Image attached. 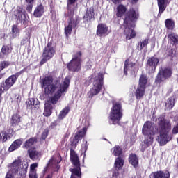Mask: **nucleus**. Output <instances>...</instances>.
<instances>
[{"mask_svg":"<svg viewBox=\"0 0 178 178\" xmlns=\"http://www.w3.org/2000/svg\"><path fill=\"white\" fill-rule=\"evenodd\" d=\"M53 79L51 76L45 77L42 82V87L44 88V93L47 95H53L49 98L47 102L44 104V111L43 115L46 117L51 116L52 115V104L55 105L62 94L65 92L69 88L70 84V77L67 76L63 82L60 83L59 81H57L54 83H52Z\"/></svg>","mask_w":178,"mask_h":178,"instance_id":"1","label":"nucleus"},{"mask_svg":"<svg viewBox=\"0 0 178 178\" xmlns=\"http://www.w3.org/2000/svg\"><path fill=\"white\" fill-rule=\"evenodd\" d=\"M159 127L157 128H155V125L152 122H145L142 128V133L143 136L148 137L154 136L157 133L156 141L160 145H165L172 140V136L169 135V131L172 129L171 125L163 118H159Z\"/></svg>","mask_w":178,"mask_h":178,"instance_id":"2","label":"nucleus"},{"mask_svg":"<svg viewBox=\"0 0 178 178\" xmlns=\"http://www.w3.org/2000/svg\"><path fill=\"white\" fill-rule=\"evenodd\" d=\"M90 79L93 82V87L90 88L87 95L88 98L92 99V97L98 95L102 90V86H104V74L95 72L90 76Z\"/></svg>","mask_w":178,"mask_h":178,"instance_id":"3","label":"nucleus"},{"mask_svg":"<svg viewBox=\"0 0 178 178\" xmlns=\"http://www.w3.org/2000/svg\"><path fill=\"white\" fill-rule=\"evenodd\" d=\"M123 116V113H122V104L120 103H115L113 104L109 116V123L111 124H119L120 119Z\"/></svg>","mask_w":178,"mask_h":178,"instance_id":"4","label":"nucleus"},{"mask_svg":"<svg viewBox=\"0 0 178 178\" xmlns=\"http://www.w3.org/2000/svg\"><path fill=\"white\" fill-rule=\"evenodd\" d=\"M8 172H11L15 175L19 173L21 176L27 173V165H23V162L19 159L15 160L10 165V170Z\"/></svg>","mask_w":178,"mask_h":178,"instance_id":"5","label":"nucleus"},{"mask_svg":"<svg viewBox=\"0 0 178 178\" xmlns=\"http://www.w3.org/2000/svg\"><path fill=\"white\" fill-rule=\"evenodd\" d=\"M70 159L73 165L76 166V168L70 169V172H72L70 178H76V176L80 177V176H81V171L80 170V161L79 160V156H77V154H76L74 150H70Z\"/></svg>","mask_w":178,"mask_h":178,"instance_id":"6","label":"nucleus"},{"mask_svg":"<svg viewBox=\"0 0 178 178\" xmlns=\"http://www.w3.org/2000/svg\"><path fill=\"white\" fill-rule=\"evenodd\" d=\"M81 52L79 51L74 56L72 60L67 65L69 70L71 72H79L81 67Z\"/></svg>","mask_w":178,"mask_h":178,"instance_id":"7","label":"nucleus"},{"mask_svg":"<svg viewBox=\"0 0 178 178\" xmlns=\"http://www.w3.org/2000/svg\"><path fill=\"white\" fill-rule=\"evenodd\" d=\"M172 76V70L170 68H161L156 78V83L158 84L163 83Z\"/></svg>","mask_w":178,"mask_h":178,"instance_id":"8","label":"nucleus"},{"mask_svg":"<svg viewBox=\"0 0 178 178\" xmlns=\"http://www.w3.org/2000/svg\"><path fill=\"white\" fill-rule=\"evenodd\" d=\"M16 80H17L16 75H12L6 79L5 82H3L0 86V94H2L4 91H8L9 88L13 87V84L16 83Z\"/></svg>","mask_w":178,"mask_h":178,"instance_id":"9","label":"nucleus"},{"mask_svg":"<svg viewBox=\"0 0 178 178\" xmlns=\"http://www.w3.org/2000/svg\"><path fill=\"white\" fill-rule=\"evenodd\" d=\"M55 54V49L52 44L48 43L43 52V59L40 61L41 65H44L47 60H49Z\"/></svg>","mask_w":178,"mask_h":178,"instance_id":"10","label":"nucleus"},{"mask_svg":"<svg viewBox=\"0 0 178 178\" xmlns=\"http://www.w3.org/2000/svg\"><path fill=\"white\" fill-rule=\"evenodd\" d=\"M124 26L125 27L124 34L126 40H131L136 37V31L133 29L134 24L127 23V21H124Z\"/></svg>","mask_w":178,"mask_h":178,"instance_id":"11","label":"nucleus"},{"mask_svg":"<svg viewBox=\"0 0 178 178\" xmlns=\"http://www.w3.org/2000/svg\"><path fill=\"white\" fill-rule=\"evenodd\" d=\"M159 63V59L156 57H151L147 61V70L149 73H154Z\"/></svg>","mask_w":178,"mask_h":178,"instance_id":"12","label":"nucleus"},{"mask_svg":"<svg viewBox=\"0 0 178 178\" xmlns=\"http://www.w3.org/2000/svg\"><path fill=\"white\" fill-rule=\"evenodd\" d=\"M86 133H87V128L84 127L78 133L76 134L75 136L71 140V145L72 147H77V144L80 140H81L82 137L86 136Z\"/></svg>","mask_w":178,"mask_h":178,"instance_id":"13","label":"nucleus"},{"mask_svg":"<svg viewBox=\"0 0 178 178\" xmlns=\"http://www.w3.org/2000/svg\"><path fill=\"white\" fill-rule=\"evenodd\" d=\"M15 15L20 22H23V23L27 22V15L23 12V8L21 7L17 8V10L15 11Z\"/></svg>","mask_w":178,"mask_h":178,"instance_id":"14","label":"nucleus"},{"mask_svg":"<svg viewBox=\"0 0 178 178\" xmlns=\"http://www.w3.org/2000/svg\"><path fill=\"white\" fill-rule=\"evenodd\" d=\"M108 31H109V29L107 27L106 24H99L97 26V35H99V37H102L104 35H108Z\"/></svg>","mask_w":178,"mask_h":178,"instance_id":"15","label":"nucleus"},{"mask_svg":"<svg viewBox=\"0 0 178 178\" xmlns=\"http://www.w3.org/2000/svg\"><path fill=\"white\" fill-rule=\"evenodd\" d=\"M170 173H169V171H165V172L162 171H157L155 172H153L150 175V178H170Z\"/></svg>","mask_w":178,"mask_h":178,"instance_id":"16","label":"nucleus"},{"mask_svg":"<svg viewBox=\"0 0 178 178\" xmlns=\"http://www.w3.org/2000/svg\"><path fill=\"white\" fill-rule=\"evenodd\" d=\"M134 66H136V64L131 63L129 60H126L124 66V74L127 75V72H134Z\"/></svg>","mask_w":178,"mask_h":178,"instance_id":"17","label":"nucleus"},{"mask_svg":"<svg viewBox=\"0 0 178 178\" xmlns=\"http://www.w3.org/2000/svg\"><path fill=\"white\" fill-rule=\"evenodd\" d=\"M159 9V16H161L166 9V5H168V0H157Z\"/></svg>","mask_w":178,"mask_h":178,"instance_id":"18","label":"nucleus"},{"mask_svg":"<svg viewBox=\"0 0 178 178\" xmlns=\"http://www.w3.org/2000/svg\"><path fill=\"white\" fill-rule=\"evenodd\" d=\"M28 154L29 155V158L33 161H37L39 159L40 156H41V153H40L35 149H31L28 151Z\"/></svg>","mask_w":178,"mask_h":178,"instance_id":"19","label":"nucleus"},{"mask_svg":"<svg viewBox=\"0 0 178 178\" xmlns=\"http://www.w3.org/2000/svg\"><path fill=\"white\" fill-rule=\"evenodd\" d=\"M44 12H45V8L42 4H40L35 8L33 16L35 17H41L44 15Z\"/></svg>","mask_w":178,"mask_h":178,"instance_id":"20","label":"nucleus"},{"mask_svg":"<svg viewBox=\"0 0 178 178\" xmlns=\"http://www.w3.org/2000/svg\"><path fill=\"white\" fill-rule=\"evenodd\" d=\"M128 19L131 22H136V20L138 19V11L137 10H134V8H131L128 12Z\"/></svg>","mask_w":178,"mask_h":178,"instance_id":"21","label":"nucleus"},{"mask_svg":"<svg viewBox=\"0 0 178 178\" xmlns=\"http://www.w3.org/2000/svg\"><path fill=\"white\" fill-rule=\"evenodd\" d=\"M129 162L134 168L138 166V158L135 154H131L129 157Z\"/></svg>","mask_w":178,"mask_h":178,"instance_id":"22","label":"nucleus"},{"mask_svg":"<svg viewBox=\"0 0 178 178\" xmlns=\"http://www.w3.org/2000/svg\"><path fill=\"white\" fill-rule=\"evenodd\" d=\"M127 8L123 4H120L117 6L116 16L118 17H122L124 13H126Z\"/></svg>","mask_w":178,"mask_h":178,"instance_id":"23","label":"nucleus"},{"mask_svg":"<svg viewBox=\"0 0 178 178\" xmlns=\"http://www.w3.org/2000/svg\"><path fill=\"white\" fill-rule=\"evenodd\" d=\"M145 92V87L138 86L135 95L137 99H141L143 97H144V94Z\"/></svg>","mask_w":178,"mask_h":178,"instance_id":"24","label":"nucleus"},{"mask_svg":"<svg viewBox=\"0 0 178 178\" xmlns=\"http://www.w3.org/2000/svg\"><path fill=\"white\" fill-rule=\"evenodd\" d=\"M23 143V141L20 139H17L16 140H15L13 144L10 146L8 151H10V152H12L16 149H17V148H19L20 147V145H22V143Z\"/></svg>","mask_w":178,"mask_h":178,"instance_id":"25","label":"nucleus"},{"mask_svg":"<svg viewBox=\"0 0 178 178\" xmlns=\"http://www.w3.org/2000/svg\"><path fill=\"white\" fill-rule=\"evenodd\" d=\"M27 106L29 108H33V106H34V108L38 109V108H40V102H38V100L35 101V99L31 98L27 102Z\"/></svg>","mask_w":178,"mask_h":178,"instance_id":"26","label":"nucleus"},{"mask_svg":"<svg viewBox=\"0 0 178 178\" xmlns=\"http://www.w3.org/2000/svg\"><path fill=\"white\" fill-rule=\"evenodd\" d=\"M20 123V115L17 113L14 114L10 120L11 126H17Z\"/></svg>","mask_w":178,"mask_h":178,"instance_id":"27","label":"nucleus"},{"mask_svg":"<svg viewBox=\"0 0 178 178\" xmlns=\"http://www.w3.org/2000/svg\"><path fill=\"white\" fill-rule=\"evenodd\" d=\"M12 38H16V37H19L20 35V30L16 25H13L11 28V33Z\"/></svg>","mask_w":178,"mask_h":178,"instance_id":"28","label":"nucleus"},{"mask_svg":"<svg viewBox=\"0 0 178 178\" xmlns=\"http://www.w3.org/2000/svg\"><path fill=\"white\" fill-rule=\"evenodd\" d=\"M123 165H124V161L122 158L118 157L115 159L114 164L115 169L120 170L123 168Z\"/></svg>","mask_w":178,"mask_h":178,"instance_id":"29","label":"nucleus"},{"mask_svg":"<svg viewBox=\"0 0 178 178\" xmlns=\"http://www.w3.org/2000/svg\"><path fill=\"white\" fill-rule=\"evenodd\" d=\"M83 18L85 20H91V19H94V8H90L88 9Z\"/></svg>","mask_w":178,"mask_h":178,"instance_id":"30","label":"nucleus"},{"mask_svg":"<svg viewBox=\"0 0 178 178\" xmlns=\"http://www.w3.org/2000/svg\"><path fill=\"white\" fill-rule=\"evenodd\" d=\"M62 161V159L60 156H57L56 157L53 156L49 161V165H54V166H56L58 163H60V161Z\"/></svg>","mask_w":178,"mask_h":178,"instance_id":"31","label":"nucleus"},{"mask_svg":"<svg viewBox=\"0 0 178 178\" xmlns=\"http://www.w3.org/2000/svg\"><path fill=\"white\" fill-rule=\"evenodd\" d=\"M165 24L168 30H173V29H175V21L172 19H167L165 22Z\"/></svg>","mask_w":178,"mask_h":178,"instance_id":"32","label":"nucleus"},{"mask_svg":"<svg viewBox=\"0 0 178 178\" xmlns=\"http://www.w3.org/2000/svg\"><path fill=\"white\" fill-rule=\"evenodd\" d=\"M69 111H70V109L69 108V107H65L59 113L58 115V119H60V120H62V119H65V118H66V115H67V113H69Z\"/></svg>","mask_w":178,"mask_h":178,"instance_id":"33","label":"nucleus"},{"mask_svg":"<svg viewBox=\"0 0 178 178\" xmlns=\"http://www.w3.org/2000/svg\"><path fill=\"white\" fill-rule=\"evenodd\" d=\"M148 82V79H147V76L141 75L139 79V87H145V84Z\"/></svg>","mask_w":178,"mask_h":178,"instance_id":"34","label":"nucleus"},{"mask_svg":"<svg viewBox=\"0 0 178 178\" xmlns=\"http://www.w3.org/2000/svg\"><path fill=\"white\" fill-rule=\"evenodd\" d=\"M111 152L115 156H119V155L122 154V148L117 145L111 149Z\"/></svg>","mask_w":178,"mask_h":178,"instance_id":"35","label":"nucleus"},{"mask_svg":"<svg viewBox=\"0 0 178 178\" xmlns=\"http://www.w3.org/2000/svg\"><path fill=\"white\" fill-rule=\"evenodd\" d=\"M152 143H154V137L145 136L144 144H145L146 147H149V145H152Z\"/></svg>","mask_w":178,"mask_h":178,"instance_id":"36","label":"nucleus"},{"mask_svg":"<svg viewBox=\"0 0 178 178\" xmlns=\"http://www.w3.org/2000/svg\"><path fill=\"white\" fill-rule=\"evenodd\" d=\"M169 40L173 44H178V35L176 33H171L168 35Z\"/></svg>","mask_w":178,"mask_h":178,"instance_id":"37","label":"nucleus"},{"mask_svg":"<svg viewBox=\"0 0 178 178\" xmlns=\"http://www.w3.org/2000/svg\"><path fill=\"white\" fill-rule=\"evenodd\" d=\"M165 106L168 109H172V108L175 106V99H173L172 97L169 98L165 103Z\"/></svg>","mask_w":178,"mask_h":178,"instance_id":"38","label":"nucleus"},{"mask_svg":"<svg viewBox=\"0 0 178 178\" xmlns=\"http://www.w3.org/2000/svg\"><path fill=\"white\" fill-rule=\"evenodd\" d=\"M9 54H10V49L8 46H3L0 54L1 56L3 58L4 55H8Z\"/></svg>","mask_w":178,"mask_h":178,"instance_id":"39","label":"nucleus"},{"mask_svg":"<svg viewBox=\"0 0 178 178\" xmlns=\"http://www.w3.org/2000/svg\"><path fill=\"white\" fill-rule=\"evenodd\" d=\"M35 143V138H31L29 140H26L24 144L25 148H30Z\"/></svg>","mask_w":178,"mask_h":178,"instance_id":"40","label":"nucleus"},{"mask_svg":"<svg viewBox=\"0 0 178 178\" xmlns=\"http://www.w3.org/2000/svg\"><path fill=\"white\" fill-rule=\"evenodd\" d=\"M10 65V63L9 61H1L0 62V72L3 70V69H6L8 66Z\"/></svg>","mask_w":178,"mask_h":178,"instance_id":"41","label":"nucleus"},{"mask_svg":"<svg viewBox=\"0 0 178 178\" xmlns=\"http://www.w3.org/2000/svg\"><path fill=\"white\" fill-rule=\"evenodd\" d=\"M8 140V134L5 131L0 132V141H3L5 143V141Z\"/></svg>","mask_w":178,"mask_h":178,"instance_id":"42","label":"nucleus"},{"mask_svg":"<svg viewBox=\"0 0 178 178\" xmlns=\"http://www.w3.org/2000/svg\"><path fill=\"white\" fill-rule=\"evenodd\" d=\"M79 21L77 18H75V19L72 18L68 24H71V26L72 28L76 27V26H77V24H79Z\"/></svg>","mask_w":178,"mask_h":178,"instance_id":"43","label":"nucleus"},{"mask_svg":"<svg viewBox=\"0 0 178 178\" xmlns=\"http://www.w3.org/2000/svg\"><path fill=\"white\" fill-rule=\"evenodd\" d=\"M72 28L73 27L71 26V24H68L67 26L65 27V35L67 36V35L72 34Z\"/></svg>","mask_w":178,"mask_h":178,"instance_id":"44","label":"nucleus"},{"mask_svg":"<svg viewBox=\"0 0 178 178\" xmlns=\"http://www.w3.org/2000/svg\"><path fill=\"white\" fill-rule=\"evenodd\" d=\"M81 154H86V151H87L88 148V145H87V140L85 141V144L82 145L81 146Z\"/></svg>","mask_w":178,"mask_h":178,"instance_id":"45","label":"nucleus"},{"mask_svg":"<svg viewBox=\"0 0 178 178\" xmlns=\"http://www.w3.org/2000/svg\"><path fill=\"white\" fill-rule=\"evenodd\" d=\"M29 178H37V170H30Z\"/></svg>","mask_w":178,"mask_h":178,"instance_id":"46","label":"nucleus"},{"mask_svg":"<svg viewBox=\"0 0 178 178\" xmlns=\"http://www.w3.org/2000/svg\"><path fill=\"white\" fill-rule=\"evenodd\" d=\"M147 45H148V39H145L140 42V49H143V48H145Z\"/></svg>","mask_w":178,"mask_h":178,"instance_id":"47","label":"nucleus"},{"mask_svg":"<svg viewBox=\"0 0 178 178\" xmlns=\"http://www.w3.org/2000/svg\"><path fill=\"white\" fill-rule=\"evenodd\" d=\"M48 137V130L45 129L42 134V140H45Z\"/></svg>","mask_w":178,"mask_h":178,"instance_id":"48","label":"nucleus"},{"mask_svg":"<svg viewBox=\"0 0 178 178\" xmlns=\"http://www.w3.org/2000/svg\"><path fill=\"white\" fill-rule=\"evenodd\" d=\"M26 10L27 12H31L33 10V3H29L26 6Z\"/></svg>","mask_w":178,"mask_h":178,"instance_id":"49","label":"nucleus"},{"mask_svg":"<svg viewBox=\"0 0 178 178\" xmlns=\"http://www.w3.org/2000/svg\"><path fill=\"white\" fill-rule=\"evenodd\" d=\"M37 166H38V164L37 163H35L31 165V167H30L31 168V170H37L35 169V168H37Z\"/></svg>","mask_w":178,"mask_h":178,"instance_id":"50","label":"nucleus"},{"mask_svg":"<svg viewBox=\"0 0 178 178\" xmlns=\"http://www.w3.org/2000/svg\"><path fill=\"white\" fill-rule=\"evenodd\" d=\"M177 133H178V124L172 129L173 134H177Z\"/></svg>","mask_w":178,"mask_h":178,"instance_id":"51","label":"nucleus"},{"mask_svg":"<svg viewBox=\"0 0 178 178\" xmlns=\"http://www.w3.org/2000/svg\"><path fill=\"white\" fill-rule=\"evenodd\" d=\"M76 2V0H68L67 1V6H70V5H73Z\"/></svg>","mask_w":178,"mask_h":178,"instance_id":"52","label":"nucleus"},{"mask_svg":"<svg viewBox=\"0 0 178 178\" xmlns=\"http://www.w3.org/2000/svg\"><path fill=\"white\" fill-rule=\"evenodd\" d=\"M110 1H112L113 3H114L115 5L118 3H120V2H122V0H110Z\"/></svg>","mask_w":178,"mask_h":178,"instance_id":"53","label":"nucleus"},{"mask_svg":"<svg viewBox=\"0 0 178 178\" xmlns=\"http://www.w3.org/2000/svg\"><path fill=\"white\" fill-rule=\"evenodd\" d=\"M26 3H34V0H25Z\"/></svg>","mask_w":178,"mask_h":178,"instance_id":"54","label":"nucleus"},{"mask_svg":"<svg viewBox=\"0 0 178 178\" xmlns=\"http://www.w3.org/2000/svg\"><path fill=\"white\" fill-rule=\"evenodd\" d=\"M52 176H53L52 173H50L47 175L45 178H52Z\"/></svg>","mask_w":178,"mask_h":178,"instance_id":"55","label":"nucleus"},{"mask_svg":"<svg viewBox=\"0 0 178 178\" xmlns=\"http://www.w3.org/2000/svg\"><path fill=\"white\" fill-rule=\"evenodd\" d=\"M130 2H131L132 3H137V2H138V0H129Z\"/></svg>","mask_w":178,"mask_h":178,"instance_id":"56","label":"nucleus"},{"mask_svg":"<svg viewBox=\"0 0 178 178\" xmlns=\"http://www.w3.org/2000/svg\"><path fill=\"white\" fill-rule=\"evenodd\" d=\"M17 102H20V99L19 98V96L17 97Z\"/></svg>","mask_w":178,"mask_h":178,"instance_id":"57","label":"nucleus"},{"mask_svg":"<svg viewBox=\"0 0 178 178\" xmlns=\"http://www.w3.org/2000/svg\"><path fill=\"white\" fill-rule=\"evenodd\" d=\"M57 168H58V169H59V166L58 165H57Z\"/></svg>","mask_w":178,"mask_h":178,"instance_id":"58","label":"nucleus"}]
</instances>
